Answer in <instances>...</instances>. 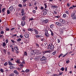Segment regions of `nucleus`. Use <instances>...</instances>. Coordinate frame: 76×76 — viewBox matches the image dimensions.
Here are the masks:
<instances>
[{
    "label": "nucleus",
    "instance_id": "nucleus-39",
    "mask_svg": "<svg viewBox=\"0 0 76 76\" xmlns=\"http://www.w3.org/2000/svg\"><path fill=\"white\" fill-rule=\"evenodd\" d=\"M18 6L20 7H22V5L21 4H19Z\"/></svg>",
    "mask_w": 76,
    "mask_h": 76
},
{
    "label": "nucleus",
    "instance_id": "nucleus-41",
    "mask_svg": "<svg viewBox=\"0 0 76 76\" xmlns=\"http://www.w3.org/2000/svg\"><path fill=\"white\" fill-rule=\"evenodd\" d=\"M5 41H6V43H8V42H9V39H6Z\"/></svg>",
    "mask_w": 76,
    "mask_h": 76
},
{
    "label": "nucleus",
    "instance_id": "nucleus-10",
    "mask_svg": "<svg viewBox=\"0 0 76 76\" xmlns=\"http://www.w3.org/2000/svg\"><path fill=\"white\" fill-rule=\"evenodd\" d=\"M24 36L25 37V38H29V35L28 34H25V35H24Z\"/></svg>",
    "mask_w": 76,
    "mask_h": 76
},
{
    "label": "nucleus",
    "instance_id": "nucleus-40",
    "mask_svg": "<svg viewBox=\"0 0 76 76\" xmlns=\"http://www.w3.org/2000/svg\"><path fill=\"white\" fill-rule=\"evenodd\" d=\"M46 53H50V51L49 50H46Z\"/></svg>",
    "mask_w": 76,
    "mask_h": 76
},
{
    "label": "nucleus",
    "instance_id": "nucleus-38",
    "mask_svg": "<svg viewBox=\"0 0 76 76\" xmlns=\"http://www.w3.org/2000/svg\"><path fill=\"white\" fill-rule=\"evenodd\" d=\"M28 31H31V32H32V28H29L28 29Z\"/></svg>",
    "mask_w": 76,
    "mask_h": 76
},
{
    "label": "nucleus",
    "instance_id": "nucleus-50",
    "mask_svg": "<svg viewBox=\"0 0 76 76\" xmlns=\"http://www.w3.org/2000/svg\"><path fill=\"white\" fill-rule=\"evenodd\" d=\"M32 12L33 13H36V11H35V10H33L32 11Z\"/></svg>",
    "mask_w": 76,
    "mask_h": 76
},
{
    "label": "nucleus",
    "instance_id": "nucleus-24",
    "mask_svg": "<svg viewBox=\"0 0 76 76\" xmlns=\"http://www.w3.org/2000/svg\"><path fill=\"white\" fill-rule=\"evenodd\" d=\"M17 42H18L19 41H22V39H20V38H19L17 40Z\"/></svg>",
    "mask_w": 76,
    "mask_h": 76
},
{
    "label": "nucleus",
    "instance_id": "nucleus-53",
    "mask_svg": "<svg viewBox=\"0 0 76 76\" xmlns=\"http://www.w3.org/2000/svg\"><path fill=\"white\" fill-rule=\"evenodd\" d=\"M58 43H59V42H60V39H58Z\"/></svg>",
    "mask_w": 76,
    "mask_h": 76
},
{
    "label": "nucleus",
    "instance_id": "nucleus-59",
    "mask_svg": "<svg viewBox=\"0 0 76 76\" xmlns=\"http://www.w3.org/2000/svg\"><path fill=\"white\" fill-rule=\"evenodd\" d=\"M17 36V34H14L13 35V37H16Z\"/></svg>",
    "mask_w": 76,
    "mask_h": 76
},
{
    "label": "nucleus",
    "instance_id": "nucleus-62",
    "mask_svg": "<svg viewBox=\"0 0 76 76\" xmlns=\"http://www.w3.org/2000/svg\"><path fill=\"white\" fill-rule=\"evenodd\" d=\"M14 29H15V28H13L11 29V31H13Z\"/></svg>",
    "mask_w": 76,
    "mask_h": 76
},
{
    "label": "nucleus",
    "instance_id": "nucleus-9",
    "mask_svg": "<svg viewBox=\"0 0 76 76\" xmlns=\"http://www.w3.org/2000/svg\"><path fill=\"white\" fill-rule=\"evenodd\" d=\"M14 73H15L16 75H19V72L17 71V70H15L13 71Z\"/></svg>",
    "mask_w": 76,
    "mask_h": 76
},
{
    "label": "nucleus",
    "instance_id": "nucleus-47",
    "mask_svg": "<svg viewBox=\"0 0 76 76\" xmlns=\"http://www.w3.org/2000/svg\"><path fill=\"white\" fill-rule=\"evenodd\" d=\"M11 42H12V43H15V41H14V40L13 39H11Z\"/></svg>",
    "mask_w": 76,
    "mask_h": 76
},
{
    "label": "nucleus",
    "instance_id": "nucleus-60",
    "mask_svg": "<svg viewBox=\"0 0 76 76\" xmlns=\"http://www.w3.org/2000/svg\"><path fill=\"white\" fill-rule=\"evenodd\" d=\"M42 52L43 54H45V53H46L45 51H42Z\"/></svg>",
    "mask_w": 76,
    "mask_h": 76
},
{
    "label": "nucleus",
    "instance_id": "nucleus-34",
    "mask_svg": "<svg viewBox=\"0 0 76 76\" xmlns=\"http://www.w3.org/2000/svg\"><path fill=\"white\" fill-rule=\"evenodd\" d=\"M5 29L7 31H9V28L7 27H6Z\"/></svg>",
    "mask_w": 76,
    "mask_h": 76
},
{
    "label": "nucleus",
    "instance_id": "nucleus-12",
    "mask_svg": "<svg viewBox=\"0 0 76 76\" xmlns=\"http://www.w3.org/2000/svg\"><path fill=\"white\" fill-rule=\"evenodd\" d=\"M51 7L52 9H55V8H57V7H58L56 6L52 5L51 6Z\"/></svg>",
    "mask_w": 76,
    "mask_h": 76
},
{
    "label": "nucleus",
    "instance_id": "nucleus-8",
    "mask_svg": "<svg viewBox=\"0 0 76 76\" xmlns=\"http://www.w3.org/2000/svg\"><path fill=\"white\" fill-rule=\"evenodd\" d=\"M36 54H37V55H39V54H41V53L39 51V50H37L36 51Z\"/></svg>",
    "mask_w": 76,
    "mask_h": 76
},
{
    "label": "nucleus",
    "instance_id": "nucleus-27",
    "mask_svg": "<svg viewBox=\"0 0 76 76\" xmlns=\"http://www.w3.org/2000/svg\"><path fill=\"white\" fill-rule=\"evenodd\" d=\"M0 71L1 73H3L4 72V70L2 69H1Z\"/></svg>",
    "mask_w": 76,
    "mask_h": 76
},
{
    "label": "nucleus",
    "instance_id": "nucleus-44",
    "mask_svg": "<svg viewBox=\"0 0 76 76\" xmlns=\"http://www.w3.org/2000/svg\"><path fill=\"white\" fill-rule=\"evenodd\" d=\"M67 53L66 54H65V55H64L63 56H62V58L63 57H64L65 56H66V55H67V53Z\"/></svg>",
    "mask_w": 76,
    "mask_h": 76
},
{
    "label": "nucleus",
    "instance_id": "nucleus-52",
    "mask_svg": "<svg viewBox=\"0 0 76 76\" xmlns=\"http://www.w3.org/2000/svg\"><path fill=\"white\" fill-rule=\"evenodd\" d=\"M69 63H70V61H69V60H68L66 61V63L68 64Z\"/></svg>",
    "mask_w": 76,
    "mask_h": 76
},
{
    "label": "nucleus",
    "instance_id": "nucleus-19",
    "mask_svg": "<svg viewBox=\"0 0 76 76\" xmlns=\"http://www.w3.org/2000/svg\"><path fill=\"white\" fill-rule=\"evenodd\" d=\"M44 4L45 6V9H46L47 7V3H45Z\"/></svg>",
    "mask_w": 76,
    "mask_h": 76
},
{
    "label": "nucleus",
    "instance_id": "nucleus-35",
    "mask_svg": "<svg viewBox=\"0 0 76 76\" xmlns=\"http://www.w3.org/2000/svg\"><path fill=\"white\" fill-rule=\"evenodd\" d=\"M36 30V28H32V32H34V31Z\"/></svg>",
    "mask_w": 76,
    "mask_h": 76
},
{
    "label": "nucleus",
    "instance_id": "nucleus-31",
    "mask_svg": "<svg viewBox=\"0 0 76 76\" xmlns=\"http://www.w3.org/2000/svg\"><path fill=\"white\" fill-rule=\"evenodd\" d=\"M64 69H65L64 68V67H62L61 68V70L62 71H64Z\"/></svg>",
    "mask_w": 76,
    "mask_h": 76
},
{
    "label": "nucleus",
    "instance_id": "nucleus-11",
    "mask_svg": "<svg viewBox=\"0 0 76 76\" xmlns=\"http://www.w3.org/2000/svg\"><path fill=\"white\" fill-rule=\"evenodd\" d=\"M54 46L53 45H51L50 47V50H54Z\"/></svg>",
    "mask_w": 76,
    "mask_h": 76
},
{
    "label": "nucleus",
    "instance_id": "nucleus-54",
    "mask_svg": "<svg viewBox=\"0 0 76 76\" xmlns=\"http://www.w3.org/2000/svg\"><path fill=\"white\" fill-rule=\"evenodd\" d=\"M65 12L68 15H69V12H68V11H65Z\"/></svg>",
    "mask_w": 76,
    "mask_h": 76
},
{
    "label": "nucleus",
    "instance_id": "nucleus-5",
    "mask_svg": "<svg viewBox=\"0 0 76 76\" xmlns=\"http://www.w3.org/2000/svg\"><path fill=\"white\" fill-rule=\"evenodd\" d=\"M21 24L22 26H24V25H25V24H26V23H25V21H21Z\"/></svg>",
    "mask_w": 76,
    "mask_h": 76
},
{
    "label": "nucleus",
    "instance_id": "nucleus-63",
    "mask_svg": "<svg viewBox=\"0 0 76 76\" xmlns=\"http://www.w3.org/2000/svg\"><path fill=\"white\" fill-rule=\"evenodd\" d=\"M26 1H27V0H23V3H26Z\"/></svg>",
    "mask_w": 76,
    "mask_h": 76
},
{
    "label": "nucleus",
    "instance_id": "nucleus-36",
    "mask_svg": "<svg viewBox=\"0 0 76 76\" xmlns=\"http://www.w3.org/2000/svg\"><path fill=\"white\" fill-rule=\"evenodd\" d=\"M16 63H18V64H20V62H19V60H17L16 61Z\"/></svg>",
    "mask_w": 76,
    "mask_h": 76
},
{
    "label": "nucleus",
    "instance_id": "nucleus-23",
    "mask_svg": "<svg viewBox=\"0 0 76 76\" xmlns=\"http://www.w3.org/2000/svg\"><path fill=\"white\" fill-rule=\"evenodd\" d=\"M61 23H63V24H64V23H66V22L63 19V20H62V22Z\"/></svg>",
    "mask_w": 76,
    "mask_h": 76
},
{
    "label": "nucleus",
    "instance_id": "nucleus-29",
    "mask_svg": "<svg viewBox=\"0 0 76 76\" xmlns=\"http://www.w3.org/2000/svg\"><path fill=\"white\" fill-rule=\"evenodd\" d=\"M29 72V70L28 69H26V70H25V72L26 73H28V72Z\"/></svg>",
    "mask_w": 76,
    "mask_h": 76
},
{
    "label": "nucleus",
    "instance_id": "nucleus-15",
    "mask_svg": "<svg viewBox=\"0 0 76 76\" xmlns=\"http://www.w3.org/2000/svg\"><path fill=\"white\" fill-rule=\"evenodd\" d=\"M1 6H2V4H0V13H1Z\"/></svg>",
    "mask_w": 76,
    "mask_h": 76
},
{
    "label": "nucleus",
    "instance_id": "nucleus-20",
    "mask_svg": "<svg viewBox=\"0 0 76 76\" xmlns=\"http://www.w3.org/2000/svg\"><path fill=\"white\" fill-rule=\"evenodd\" d=\"M47 12L46 11H44L43 12V15H45L47 14Z\"/></svg>",
    "mask_w": 76,
    "mask_h": 76
},
{
    "label": "nucleus",
    "instance_id": "nucleus-61",
    "mask_svg": "<svg viewBox=\"0 0 76 76\" xmlns=\"http://www.w3.org/2000/svg\"><path fill=\"white\" fill-rule=\"evenodd\" d=\"M63 19H61L60 20V21L61 23L62 22V21H63Z\"/></svg>",
    "mask_w": 76,
    "mask_h": 76
},
{
    "label": "nucleus",
    "instance_id": "nucleus-48",
    "mask_svg": "<svg viewBox=\"0 0 76 76\" xmlns=\"http://www.w3.org/2000/svg\"><path fill=\"white\" fill-rule=\"evenodd\" d=\"M9 46L10 48H12V47H13V45L11 44Z\"/></svg>",
    "mask_w": 76,
    "mask_h": 76
},
{
    "label": "nucleus",
    "instance_id": "nucleus-28",
    "mask_svg": "<svg viewBox=\"0 0 76 76\" xmlns=\"http://www.w3.org/2000/svg\"><path fill=\"white\" fill-rule=\"evenodd\" d=\"M15 74L14 73H11L9 75V76H14Z\"/></svg>",
    "mask_w": 76,
    "mask_h": 76
},
{
    "label": "nucleus",
    "instance_id": "nucleus-56",
    "mask_svg": "<svg viewBox=\"0 0 76 76\" xmlns=\"http://www.w3.org/2000/svg\"><path fill=\"white\" fill-rule=\"evenodd\" d=\"M3 35H0V38H3Z\"/></svg>",
    "mask_w": 76,
    "mask_h": 76
},
{
    "label": "nucleus",
    "instance_id": "nucleus-7",
    "mask_svg": "<svg viewBox=\"0 0 76 76\" xmlns=\"http://www.w3.org/2000/svg\"><path fill=\"white\" fill-rule=\"evenodd\" d=\"M13 9H14V8H13V7L12 6H11L9 8H8V10L9 11H12Z\"/></svg>",
    "mask_w": 76,
    "mask_h": 76
},
{
    "label": "nucleus",
    "instance_id": "nucleus-37",
    "mask_svg": "<svg viewBox=\"0 0 76 76\" xmlns=\"http://www.w3.org/2000/svg\"><path fill=\"white\" fill-rule=\"evenodd\" d=\"M34 20V18H31L29 19V21H30V20Z\"/></svg>",
    "mask_w": 76,
    "mask_h": 76
},
{
    "label": "nucleus",
    "instance_id": "nucleus-17",
    "mask_svg": "<svg viewBox=\"0 0 76 76\" xmlns=\"http://www.w3.org/2000/svg\"><path fill=\"white\" fill-rule=\"evenodd\" d=\"M34 53H35L34 52V50L32 51L31 52V55H34Z\"/></svg>",
    "mask_w": 76,
    "mask_h": 76
},
{
    "label": "nucleus",
    "instance_id": "nucleus-55",
    "mask_svg": "<svg viewBox=\"0 0 76 76\" xmlns=\"http://www.w3.org/2000/svg\"><path fill=\"white\" fill-rule=\"evenodd\" d=\"M2 13H3V15L4 16V15H6V14H5V12H2Z\"/></svg>",
    "mask_w": 76,
    "mask_h": 76
},
{
    "label": "nucleus",
    "instance_id": "nucleus-64",
    "mask_svg": "<svg viewBox=\"0 0 76 76\" xmlns=\"http://www.w3.org/2000/svg\"><path fill=\"white\" fill-rule=\"evenodd\" d=\"M35 8H36V10H37V5H35L34 7Z\"/></svg>",
    "mask_w": 76,
    "mask_h": 76
},
{
    "label": "nucleus",
    "instance_id": "nucleus-30",
    "mask_svg": "<svg viewBox=\"0 0 76 76\" xmlns=\"http://www.w3.org/2000/svg\"><path fill=\"white\" fill-rule=\"evenodd\" d=\"M66 16H67V15H66V14H64L63 15V17L64 18H66Z\"/></svg>",
    "mask_w": 76,
    "mask_h": 76
},
{
    "label": "nucleus",
    "instance_id": "nucleus-4",
    "mask_svg": "<svg viewBox=\"0 0 76 76\" xmlns=\"http://www.w3.org/2000/svg\"><path fill=\"white\" fill-rule=\"evenodd\" d=\"M47 60V58L44 56L40 59L41 61H44V60Z\"/></svg>",
    "mask_w": 76,
    "mask_h": 76
},
{
    "label": "nucleus",
    "instance_id": "nucleus-42",
    "mask_svg": "<svg viewBox=\"0 0 76 76\" xmlns=\"http://www.w3.org/2000/svg\"><path fill=\"white\" fill-rule=\"evenodd\" d=\"M8 63H7V62H5V63L4 65V66H7V65H8Z\"/></svg>",
    "mask_w": 76,
    "mask_h": 76
},
{
    "label": "nucleus",
    "instance_id": "nucleus-45",
    "mask_svg": "<svg viewBox=\"0 0 76 76\" xmlns=\"http://www.w3.org/2000/svg\"><path fill=\"white\" fill-rule=\"evenodd\" d=\"M23 13H24V11H22L21 12V13H22V14H21V15L22 16H24V14H23Z\"/></svg>",
    "mask_w": 76,
    "mask_h": 76
},
{
    "label": "nucleus",
    "instance_id": "nucleus-22",
    "mask_svg": "<svg viewBox=\"0 0 76 76\" xmlns=\"http://www.w3.org/2000/svg\"><path fill=\"white\" fill-rule=\"evenodd\" d=\"M3 53L6 54V52H7V51H6V49H3Z\"/></svg>",
    "mask_w": 76,
    "mask_h": 76
},
{
    "label": "nucleus",
    "instance_id": "nucleus-2",
    "mask_svg": "<svg viewBox=\"0 0 76 76\" xmlns=\"http://www.w3.org/2000/svg\"><path fill=\"white\" fill-rule=\"evenodd\" d=\"M75 15V13H73L71 14V17L72 18V19H76V16Z\"/></svg>",
    "mask_w": 76,
    "mask_h": 76
},
{
    "label": "nucleus",
    "instance_id": "nucleus-32",
    "mask_svg": "<svg viewBox=\"0 0 76 76\" xmlns=\"http://www.w3.org/2000/svg\"><path fill=\"white\" fill-rule=\"evenodd\" d=\"M58 26H62L63 24H61V23H59L58 24Z\"/></svg>",
    "mask_w": 76,
    "mask_h": 76
},
{
    "label": "nucleus",
    "instance_id": "nucleus-14",
    "mask_svg": "<svg viewBox=\"0 0 76 76\" xmlns=\"http://www.w3.org/2000/svg\"><path fill=\"white\" fill-rule=\"evenodd\" d=\"M26 18V16H23L21 19L23 20H25V18Z\"/></svg>",
    "mask_w": 76,
    "mask_h": 76
},
{
    "label": "nucleus",
    "instance_id": "nucleus-6",
    "mask_svg": "<svg viewBox=\"0 0 76 76\" xmlns=\"http://www.w3.org/2000/svg\"><path fill=\"white\" fill-rule=\"evenodd\" d=\"M45 35L47 37H49V34H48V31L47 30H45Z\"/></svg>",
    "mask_w": 76,
    "mask_h": 76
},
{
    "label": "nucleus",
    "instance_id": "nucleus-58",
    "mask_svg": "<svg viewBox=\"0 0 76 76\" xmlns=\"http://www.w3.org/2000/svg\"><path fill=\"white\" fill-rule=\"evenodd\" d=\"M36 45L37 47H39V46L38 44H36Z\"/></svg>",
    "mask_w": 76,
    "mask_h": 76
},
{
    "label": "nucleus",
    "instance_id": "nucleus-49",
    "mask_svg": "<svg viewBox=\"0 0 76 76\" xmlns=\"http://www.w3.org/2000/svg\"><path fill=\"white\" fill-rule=\"evenodd\" d=\"M20 65L21 66V67L23 66V64H22V63H20Z\"/></svg>",
    "mask_w": 76,
    "mask_h": 76
},
{
    "label": "nucleus",
    "instance_id": "nucleus-18",
    "mask_svg": "<svg viewBox=\"0 0 76 76\" xmlns=\"http://www.w3.org/2000/svg\"><path fill=\"white\" fill-rule=\"evenodd\" d=\"M9 68L10 69H14V68H15V67H13L12 66H10L9 67Z\"/></svg>",
    "mask_w": 76,
    "mask_h": 76
},
{
    "label": "nucleus",
    "instance_id": "nucleus-26",
    "mask_svg": "<svg viewBox=\"0 0 76 76\" xmlns=\"http://www.w3.org/2000/svg\"><path fill=\"white\" fill-rule=\"evenodd\" d=\"M6 10V8H3L2 10V12H4V11Z\"/></svg>",
    "mask_w": 76,
    "mask_h": 76
},
{
    "label": "nucleus",
    "instance_id": "nucleus-57",
    "mask_svg": "<svg viewBox=\"0 0 76 76\" xmlns=\"http://www.w3.org/2000/svg\"><path fill=\"white\" fill-rule=\"evenodd\" d=\"M63 74V72H60L59 73V74L58 75V76H60V75H61Z\"/></svg>",
    "mask_w": 76,
    "mask_h": 76
},
{
    "label": "nucleus",
    "instance_id": "nucleus-33",
    "mask_svg": "<svg viewBox=\"0 0 76 76\" xmlns=\"http://www.w3.org/2000/svg\"><path fill=\"white\" fill-rule=\"evenodd\" d=\"M7 14H10V12L9 11V10H7Z\"/></svg>",
    "mask_w": 76,
    "mask_h": 76
},
{
    "label": "nucleus",
    "instance_id": "nucleus-3",
    "mask_svg": "<svg viewBox=\"0 0 76 76\" xmlns=\"http://www.w3.org/2000/svg\"><path fill=\"white\" fill-rule=\"evenodd\" d=\"M32 34L33 35H35V34H38V31L36 29L34 31L31 32Z\"/></svg>",
    "mask_w": 76,
    "mask_h": 76
},
{
    "label": "nucleus",
    "instance_id": "nucleus-46",
    "mask_svg": "<svg viewBox=\"0 0 76 76\" xmlns=\"http://www.w3.org/2000/svg\"><path fill=\"white\" fill-rule=\"evenodd\" d=\"M56 51H55L52 54L53 55H55V54H56Z\"/></svg>",
    "mask_w": 76,
    "mask_h": 76
},
{
    "label": "nucleus",
    "instance_id": "nucleus-43",
    "mask_svg": "<svg viewBox=\"0 0 76 76\" xmlns=\"http://www.w3.org/2000/svg\"><path fill=\"white\" fill-rule=\"evenodd\" d=\"M11 50L12 51V52H15V51L14 50V48H11Z\"/></svg>",
    "mask_w": 76,
    "mask_h": 76
},
{
    "label": "nucleus",
    "instance_id": "nucleus-25",
    "mask_svg": "<svg viewBox=\"0 0 76 76\" xmlns=\"http://www.w3.org/2000/svg\"><path fill=\"white\" fill-rule=\"evenodd\" d=\"M50 28H54V25L52 24L50 26Z\"/></svg>",
    "mask_w": 76,
    "mask_h": 76
},
{
    "label": "nucleus",
    "instance_id": "nucleus-21",
    "mask_svg": "<svg viewBox=\"0 0 76 76\" xmlns=\"http://www.w3.org/2000/svg\"><path fill=\"white\" fill-rule=\"evenodd\" d=\"M8 63L9 65V66H12V63L11 62H10V61H8Z\"/></svg>",
    "mask_w": 76,
    "mask_h": 76
},
{
    "label": "nucleus",
    "instance_id": "nucleus-1",
    "mask_svg": "<svg viewBox=\"0 0 76 76\" xmlns=\"http://www.w3.org/2000/svg\"><path fill=\"white\" fill-rule=\"evenodd\" d=\"M48 22V19L45 20H42V22H40V23L41 25H42L44 23H47Z\"/></svg>",
    "mask_w": 76,
    "mask_h": 76
},
{
    "label": "nucleus",
    "instance_id": "nucleus-51",
    "mask_svg": "<svg viewBox=\"0 0 76 76\" xmlns=\"http://www.w3.org/2000/svg\"><path fill=\"white\" fill-rule=\"evenodd\" d=\"M1 34H4V31H1Z\"/></svg>",
    "mask_w": 76,
    "mask_h": 76
},
{
    "label": "nucleus",
    "instance_id": "nucleus-13",
    "mask_svg": "<svg viewBox=\"0 0 76 76\" xmlns=\"http://www.w3.org/2000/svg\"><path fill=\"white\" fill-rule=\"evenodd\" d=\"M14 49L16 51H18L19 49H18V47L17 46H15L14 47Z\"/></svg>",
    "mask_w": 76,
    "mask_h": 76
},
{
    "label": "nucleus",
    "instance_id": "nucleus-16",
    "mask_svg": "<svg viewBox=\"0 0 76 76\" xmlns=\"http://www.w3.org/2000/svg\"><path fill=\"white\" fill-rule=\"evenodd\" d=\"M6 45V43L4 42L3 43V44H2V46L4 47Z\"/></svg>",
    "mask_w": 76,
    "mask_h": 76
}]
</instances>
